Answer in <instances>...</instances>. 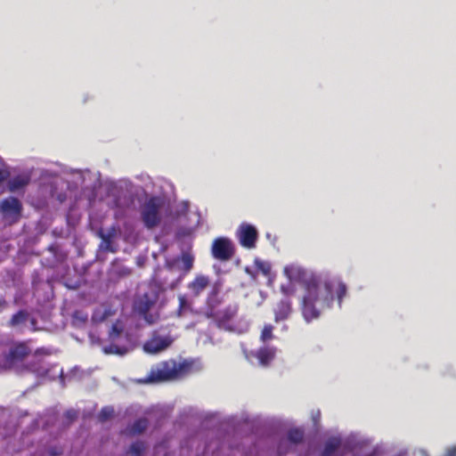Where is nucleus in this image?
Here are the masks:
<instances>
[{
	"mask_svg": "<svg viewBox=\"0 0 456 456\" xmlns=\"http://www.w3.org/2000/svg\"><path fill=\"white\" fill-rule=\"evenodd\" d=\"M284 275L289 283L281 286V291L287 297L294 296L296 284L301 288L298 296L300 310L305 322L320 317L322 312L331 306L336 299L341 307L342 300L346 296L347 287L340 278L327 273H314L297 264L284 267Z\"/></svg>",
	"mask_w": 456,
	"mask_h": 456,
	"instance_id": "1",
	"label": "nucleus"
},
{
	"mask_svg": "<svg viewBox=\"0 0 456 456\" xmlns=\"http://www.w3.org/2000/svg\"><path fill=\"white\" fill-rule=\"evenodd\" d=\"M202 366L196 360H183L175 362L168 360L159 362L151 367L150 373L144 378L138 379V383H159L174 381L201 370Z\"/></svg>",
	"mask_w": 456,
	"mask_h": 456,
	"instance_id": "2",
	"label": "nucleus"
},
{
	"mask_svg": "<svg viewBox=\"0 0 456 456\" xmlns=\"http://www.w3.org/2000/svg\"><path fill=\"white\" fill-rule=\"evenodd\" d=\"M169 203L164 197L151 196L141 206L140 215L145 227L153 229L159 225H169Z\"/></svg>",
	"mask_w": 456,
	"mask_h": 456,
	"instance_id": "3",
	"label": "nucleus"
},
{
	"mask_svg": "<svg viewBox=\"0 0 456 456\" xmlns=\"http://www.w3.org/2000/svg\"><path fill=\"white\" fill-rule=\"evenodd\" d=\"M194 256L191 252H183L181 257L167 261L166 271L175 273V278L170 281H167V284L171 289H175L184 275L192 268Z\"/></svg>",
	"mask_w": 456,
	"mask_h": 456,
	"instance_id": "4",
	"label": "nucleus"
},
{
	"mask_svg": "<svg viewBox=\"0 0 456 456\" xmlns=\"http://www.w3.org/2000/svg\"><path fill=\"white\" fill-rule=\"evenodd\" d=\"M30 373L36 375L39 380L35 384L38 386L47 379H54L57 376L62 379V370L57 366L50 367L49 363L45 360L39 359V352L37 351L34 355L33 364H30Z\"/></svg>",
	"mask_w": 456,
	"mask_h": 456,
	"instance_id": "5",
	"label": "nucleus"
},
{
	"mask_svg": "<svg viewBox=\"0 0 456 456\" xmlns=\"http://www.w3.org/2000/svg\"><path fill=\"white\" fill-rule=\"evenodd\" d=\"M175 338L166 330L156 331L151 338L143 345L146 353L155 354L167 349L175 341Z\"/></svg>",
	"mask_w": 456,
	"mask_h": 456,
	"instance_id": "6",
	"label": "nucleus"
},
{
	"mask_svg": "<svg viewBox=\"0 0 456 456\" xmlns=\"http://www.w3.org/2000/svg\"><path fill=\"white\" fill-rule=\"evenodd\" d=\"M237 312L238 306L236 305H228L222 311H216L210 303H208V307L205 314L208 318H213L221 328L227 330V326L234 321L233 318L237 314Z\"/></svg>",
	"mask_w": 456,
	"mask_h": 456,
	"instance_id": "7",
	"label": "nucleus"
},
{
	"mask_svg": "<svg viewBox=\"0 0 456 456\" xmlns=\"http://www.w3.org/2000/svg\"><path fill=\"white\" fill-rule=\"evenodd\" d=\"M28 354L25 342L15 343L4 357V366L8 369H18Z\"/></svg>",
	"mask_w": 456,
	"mask_h": 456,
	"instance_id": "8",
	"label": "nucleus"
},
{
	"mask_svg": "<svg viewBox=\"0 0 456 456\" xmlns=\"http://www.w3.org/2000/svg\"><path fill=\"white\" fill-rule=\"evenodd\" d=\"M124 338V324L121 321H118L111 327L109 332V338L111 341L110 346H103V352L105 354H116L123 355L126 353L125 347L119 346L116 342L122 340Z\"/></svg>",
	"mask_w": 456,
	"mask_h": 456,
	"instance_id": "9",
	"label": "nucleus"
},
{
	"mask_svg": "<svg viewBox=\"0 0 456 456\" xmlns=\"http://www.w3.org/2000/svg\"><path fill=\"white\" fill-rule=\"evenodd\" d=\"M245 357L255 365L265 367L274 359L276 348L273 346H265L255 352L243 351Z\"/></svg>",
	"mask_w": 456,
	"mask_h": 456,
	"instance_id": "10",
	"label": "nucleus"
},
{
	"mask_svg": "<svg viewBox=\"0 0 456 456\" xmlns=\"http://www.w3.org/2000/svg\"><path fill=\"white\" fill-rule=\"evenodd\" d=\"M22 205L20 201L14 197H8L0 202V213L3 218L11 223L17 222L20 217Z\"/></svg>",
	"mask_w": 456,
	"mask_h": 456,
	"instance_id": "11",
	"label": "nucleus"
},
{
	"mask_svg": "<svg viewBox=\"0 0 456 456\" xmlns=\"http://www.w3.org/2000/svg\"><path fill=\"white\" fill-rule=\"evenodd\" d=\"M237 238L241 246L247 248H254L257 240V231L255 226L242 223L236 232Z\"/></svg>",
	"mask_w": 456,
	"mask_h": 456,
	"instance_id": "12",
	"label": "nucleus"
},
{
	"mask_svg": "<svg viewBox=\"0 0 456 456\" xmlns=\"http://www.w3.org/2000/svg\"><path fill=\"white\" fill-rule=\"evenodd\" d=\"M212 255L215 258L226 261L233 255V246L227 238H218L212 244Z\"/></svg>",
	"mask_w": 456,
	"mask_h": 456,
	"instance_id": "13",
	"label": "nucleus"
},
{
	"mask_svg": "<svg viewBox=\"0 0 456 456\" xmlns=\"http://www.w3.org/2000/svg\"><path fill=\"white\" fill-rule=\"evenodd\" d=\"M107 204L111 208H117L115 216L118 217L123 214V210L128 206L129 200L121 194L118 187L113 186L108 197Z\"/></svg>",
	"mask_w": 456,
	"mask_h": 456,
	"instance_id": "14",
	"label": "nucleus"
},
{
	"mask_svg": "<svg viewBox=\"0 0 456 456\" xmlns=\"http://www.w3.org/2000/svg\"><path fill=\"white\" fill-rule=\"evenodd\" d=\"M304 433L300 429H292L289 432L288 437L281 440L278 446L280 454L286 453L291 447L303 440Z\"/></svg>",
	"mask_w": 456,
	"mask_h": 456,
	"instance_id": "15",
	"label": "nucleus"
},
{
	"mask_svg": "<svg viewBox=\"0 0 456 456\" xmlns=\"http://www.w3.org/2000/svg\"><path fill=\"white\" fill-rule=\"evenodd\" d=\"M157 298L158 296L153 290L144 293L142 297H139L134 302V309L141 314H146L156 303Z\"/></svg>",
	"mask_w": 456,
	"mask_h": 456,
	"instance_id": "16",
	"label": "nucleus"
},
{
	"mask_svg": "<svg viewBox=\"0 0 456 456\" xmlns=\"http://www.w3.org/2000/svg\"><path fill=\"white\" fill-rule=\"evenodd\" d=\"M118 234V231L116 227L112 226L110 229L103 231L102 230L99 232L100 237L102 238V242L100 244V249L106 251H115V248L113 246L114 240L117 238Z\"/></svg>",
	"mask_w": 456,
	"mask_h": 456,
	"instance_id": "17",
	"label": "nucleus"
},
{
	"mask_svg": "<svg viewBox=\"0 0 456 456\" xmlns=\"http://www.w3.org/2000/svg\"><path fill=\"white\" fill-rule=\"evenodd\" d=\"M292 313L291 303L288 299L281 300L274 308V320L276 322L284 321Z\"/></svg>",
	"mask_w": 456,
	"mask_h": 456,
	"instance_id": "18",
	"label": "nucleus"
},
{
	"mask_svg": "<svg viewBox=\"0 0 456 456\" xmlns=\"http://www.w3.org/2000/svg\"><path fill=\"white\" fill-rule=\"evenodd\" d=\"M188 203L185 201H182L176 203L175 206H169L168 211V219L169 224L173 223L175 220L180 219L183 216H185L188 212Z\"/></svg>",
	"mask_w": 456,
	"mask_h": 456,
	"instance_id": "19",
	"label": "nucleus"
},
{
	"mask_svg": "<svg viewBox=\"0 0 456 456\" xmlns=\"http://www.w3.org/2000/svg\"><path fill=\"white\" fill-rule=\"evenodd\" d=\"M209 284V280L204 275H198L193 281L188 285V289L193 296L200 295Z\"/></svg>",
	"mask_w": 456,
	"mask_h": 456,
	"instance_id": "20",
	"label": "nucleus"
},
{
	"mask_svg": "<svg viewBox=\"0 0 456 456\" xmlns=\"http://www.w3.org/2000/svg\"><path fill=\"white\" fill-rule=\"evenodd\" d=\"M340 445L341 441L339 438H330L327 441L322 456H339Z\"/></svg>",
	"mask_w": 456,
	"mask_h": 456,
	"instance_id": "21",
	"label": "nucleus"
},
{
	"mask_svg": "<svg viewBox=\"0 0 456 456\" xmlns=\"http://www.w3.org/2000/svg\"><path fill=\"white\" fill-rule=\"evenodd\" d=\"M249 326V321L245 317H241L238 320H234L229 326H227V330L242 334L248 330Z\"/></svg>",
	"mask_w": 456,
	"mask_h": 456,
	"instance_id": "22",
	"label": "nucleus"
},
{
	"mask_svg": "<svg viewBox=\"0 0 456 456\" xmlns=\"http://www.w3.org/2000/svg\"><path fill=\"white\" fill-rule=\"evenodd\" d=\"M28 319V312L27 310H20L12 316L8 324L10 327H16L20 324H25Z\"/></svg>",
	"mask_w": 456,
	"mask_h": 456,
	"instance_id": "23",
	"label": "nucleus"
},
{
	"mask_svg": "<svg viewBox=\"0 0 456 456\" xmlns=\"http://www.w3.org/2000/svg\"><path fill=\"white\" fill-rule=\"evenodd\" d=\"M111 314L112 313L106 305H101L94 312L92 321L94 322H101Z\"/></svg>",
	"mask_w": 456,
	"mask_h": 456,
	"instance_id": "24",
	"label": "nucleus"
},
{
	"mask_svg": "<svg viewBox=\"0 0 456 456\" xmlns=\"http://www.w3.org/2000/svg\"><path fill=\"white\" fill-rule=\"evenodd\" d=\"M409 456H429L428 452L422 448L414 449L411 452L409 451ZM444 456H456V445L448 448Z\"/></svg>",
	"mask_w": 456,
	"mask_h": 456,
	"instance_id": "25",
	"label": "nucleus"
},
{
	"mask_svg": "<svg viewBox=\"0 0 456 456\" xmlns=\"http://www.w3.org/2000/svg\"><path fill=\"white\" fill-rule=\"evenodd\" d=\"M167 269V265L165 266V268H163L158 274V278L159 280H163L162 281V286L164 289H171L169 286H167V281H170L172 279L175 278V273L174 272H167L166 271Z\"/></svg>",
	"mask_w": 456,
	"mask_h": 456,
	"instance_id": "26",
	"label": "nucleus"
},
{
	"mask_svg": "<svg viewBox=\"0 0 456 456\" xmlns=\"http://www.w3.org/2000/svg\"><path fill=\"white\" fill-rule=\"evenodd\" d=\"M91 173L89 171H76L73 173V182L77 185H86V181Z\"/></svg>",
	"mask_w": 456,
	"mask_h": 456,
	"instance_id": "27",
	"label": "nucleus"
},
{
	"mask_svg": "<svg viewBox=\"0 0 456 456\" xmlns=\"http://www.w3.org/2000/svg\"><path fill=\"white\" fill-rule=\"evenodd\" d=\"M273 327L271 324H265L262 330L260 339L261 341L265 344L266 342L270 341L273 338Z\"/></svg>",
	"mask_w": 456,
	"mask_h": 456,
	"instance_id": "28",
	"label": "nucleus"
},
{
	"mask_svg": "<svg viewBox=\"0 0 456 456\" xmlns=\"http://www.w3.org/2000/svg\"><path fill=\"white\" fill-rule=\"evenodd\" d=\"M255 265L256 269L265 276H267L271 271V265L268 262L260 259H256Z\"/></svg>",
	"mask_w": 456,
	"mask_h": 456,
	"instance_id": "29",
	"label": "nucleus"
},
{
	"mask_svg": "<svg viewBox=\"0 0 456 456\" xmlns=\"http://www.w3.org/2000/svg\"><path fill=\"white\" fill-rule=\"evenodd\" d=\"M144 449L145 445L142 442H135L130 446L128 453L132 456H140Z\"/></svg>",
	"mask_w": 456,
	"mask_h": 456,
	"instance_id": "30",
	"label": "nucleus"
},
{
	"mask_svg": "<svg viewBox=\"0 0 456 456\" xmlns=\"http://www.w3.org/2000/svg\"><path fill=\"white\" fill-rule=\"evenodd\" d=\"M147 428V420L146 419H139L137 420L132 427L131 432L133 434H140L144 431Z\"/></svg>",
	"mask_w": 456,
	"mask_h": 456,
	"instance_id": "31",
	"label": "nucleus"
},
{
	"mask_svg": "<svg viewBox=\"0 0 456 456\" xmlns=\"http://www.w3.org/2000/svg\"><path fill=\"white\" fill-rule=\"evenodd\" d=\"M189 217H190V219H191L194 222V224L186 227L185 234H191L195 230V228L198 225V224L200 223V216H199V214H197V213H191V214H189Z\"/></svg>",
	"mask_w": 456,
	"mask_h": 456,
	"instance_id": "32",
	"label": "nucleus"
},
{
	"mask_svg": "<svg viewBox=\"0 0 456 456\" xmlns=\"http://www.w3.org/2000/svg\"><path fill=\"white\" fill-rule=\"evenodd\" d=\"M113 413L114 410L112 407H104L99 414V419L102 421L107 420L113 415Z\"/></svg>",
	"mask_w": 456,
	"mask_h": 456,
	"instance_id": "33",
	"label": "nucleus"
},
{
	"mask_svg": "<svg viewBox=\"0 0 456 456\" xmlns=\"http://www.w3.org/2000/svg\"><path fill=\"white\" fill-rule=\"evenodd\" d=\"M25 184L24 181L19 180V179H13L9 182V190L11 191H13L20 187H22Z\"/></svg>",
	"mask_w": 456,
	"mask_h": 456,
	"instance_id": "34",
	"label": "nucleus"
},
{
	"mask_svg": "<svg viewBox=\"0 0 456 456\" xmlns=\"http://www.w3.org/2000/svg\"><path fill=\"white\" fill-rule=\"evenodd\" d=\"M50 180V176H49V174L47 172H45L44 174V185L45 186V189L46 190H49V194L53 197L54 194H53V184L52 183H49L46 185V182H49Z\"/></svg>",
	"mask_w": 456,
	"mask_h": 456,
	"instance_id": "35",
	"label": "nucleus"
},
{
	"mask_svg": "<svg viewBox=\"0 0 456 456\" xmlns=\"http://www.w3.org/2000/svg\"><path fill=\"white\" fill-rule=\"evenodd\" d=\"M9 172L0 169V183L5 181L9 177Z\"/></svg>",
	"mask_w": 456,
	"mask_h": 456,
	"instance_id": "36",
	"label": "nucleus"
},
{
	"mask_svg": "<svg viewBox=\"0 0 456 456\" xmlns=\"http://www.w3.org/2000/svg\"><path fill=\"white\" fill-rule=\"evenodd\" d=\"M180 309L183 310L187 305L186 298L183 296L179 297Z\"/></svg>",
	"mask_w": 456,
	"mask_h": 456,
	"instance_id": "37",
	"label": "nucleus"
},
{
	"mask_svg": "<svg viewBox=\"0 0 456 456\" xmlns=\"http://www.w3.org/2000/svg\"><path fill=\"white\" fill-rule=\"evenodd\" d=\"M66 415L69 419H74L77 417V412L73 410H70L67 411Z\"/></svg>",
	"mask_w": 456,
	"mask_h": 456,
	"instance_id": "38",
	"label": "nucleus"
},
{
	"mask_svg": "<svg viewBox=\"0 0 456 456\" xmlns=\"http://www.w3.org/2000/svg\"><path fill=\"white\" fill-rule=\"evenodd\" d=\"M41 174V171H37V170H30V180L32 178H36L37 176V175Z\"/></svg>",
	"mask_w": 456,
	"mask_h": 456,
	"instance_id": "39",
	"label": "nucleus"
},
{
	"mask_svg": "<svg viewBox=\"0 0 456 456\" xmlns=\"http://www.w3.org/2000/svg\"><path fill=\"white\" fill-rule=\"evenodd\" d=\"M7 305L4 298L0 297V306H5Z\"/></svg>",
	"mask_w": 456,
	"mask_h": 456,
	"instance_id": "40",
	"label": "nucleus"
},
{
	"mask_svg": "<svg viewBox=\"0 0 456 456\" xmlns=\"http://www.w3.org/2000/svg\"><path fill=\"white\" fill-rule=\"evenodd\" d=\"M64 199H65V197H64L62 194H59V195L57 196V200H58L59 201H61H61H63V200H64Z\"/></svg>",
	"mask_w": 456,
	"mask_h": 456,
	"instance_id": "41",
	"label": "nucleus"
},
{
	"mask_svg": "<svg viewBox=\"0 0 456 456\" xmlns=\"http://www.w3.org/2000/svg\"><path fill=\"white\" fill-rule=\"evenodd\" d=\"M453 375L456 377V373H455V374H453Z\"/></svg>",
	"mask_w": 456,
	"mask_h": 456,
	"instance_id": "42",
	"label": "nucleus"
}]
</instances>
